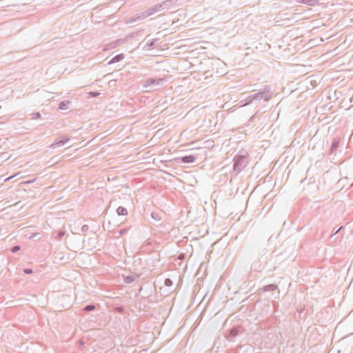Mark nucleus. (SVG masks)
Masks as SVG:
<instances>
[{
	"label": "nucleus",
	"mask_w": 353,
	"mask_h": 353,
	"mask_svg": "<svg viewBox=\"0 0 353 353\" xmlns=\"http://www.w3.org/2000/svg\"><path fill=\"white\" fill-rule=\"evenodd\" d=\"M182 161L184 163H192L195 160V157L193 155H188L183 157L181 159Z\"/></svg>",
	"instance_id": "1"
},
{
	"label": "nucleus",
	"mask_w": 353,
	"mask_h": 353,
	"mask_svg": "<svg viewBox=\"0 0 353 353\" xmlns=\"http://www.w3.org/2000/svg\"><path fill=\"white\" fill-rule=\"evenodd\" d=\"M69 105V101H63L59 103V109L65 110Z\"/></svg>",
	"instance_id": "2"
},
{
	"label": "nucleus",
	"mask_w": 353,
	"mask_h": 353,
	"mask_svg": "<svg viewBox=\"0 0 353 353\" xmlns=\"http://www.w3.org/2000/svg\"><path fill=\"white\" fill-rule=\"evenodd\" d=\"M117 212L119 214L125 215V214H127V210L123 207H119L117 209Z\"/></svg>",
	"instance_id": "3"
},
{
	"label": "nucleus",
	"mask_w": 353,
	"mask_h": 353,
	"mask_svg": "<svg viewBox=\"0 0 353 353\" xmlns=\"http://www.w3.org/2000/svg\"><path fill=\"white\" fill-rule=\"evenodd\" d=\"M19 250V246H14L13 248H12V252H15L17 251H18Z\"/></svg>",
	"instance_id": "4"
},
{
	"label": "nucleus",
	"mask_w": 353,
	"mask_h": 353,
	"mask_svg": "<svg viewBox=\"0 0 353 353\" xmlns=\"http://www.w3.org/2000/svg\"><path fill=\"white\" fill-rule=\"evenodd\" d=\"M94 306H91V305H90V306H87V307H85V310H93V309H94Z\"/></svg>",
	"instance_id": "5"
},
{
	"label": "nucleus",
	"mask_w": 353,
	"mask_h": 353,
	"mask_svg": "<svg viewBox=\"0 0 353 353\" xmlns=\"http://www.w3.org/2000/svg\"><path fill=\"white\" fill-rule=\"evenodd\" d=\"M24 272H26L27 274H30V273H32V270H25Z\"/></svg>",
	"instance_id": "6"
},
{
	"label": "nucleus",
	"mask_w": 353,
	"mask_h": 353,
	"mask_svg": "<svg viewBox=\"0 0 353 353\" xmlns=\"http://www.w3.org/2000/svg\"><path fill=\"white\" fill-rule=\"evenodd\" d=\"M11 178H12V176H10V177L7 178V179H6V181L9 180V179H10Z\"/></svg>",
	"instance_id": "7"
},
{
	"label": "nucleus",
	"mask_w": 353,
	"mask_h": 353,
	"mask_svg": "<svg viewBox=\"0 0 353 353\" xmlns=\"http://www.w3.org/2000/svg\"><path fill=\"white\" fill-rule=\"evenodd\" d=\"M90 94H92V93H90ZM92 96L96 97L97 94H92Z\"/></svg>",
	"instance_id": "8"
}]
</instances>
